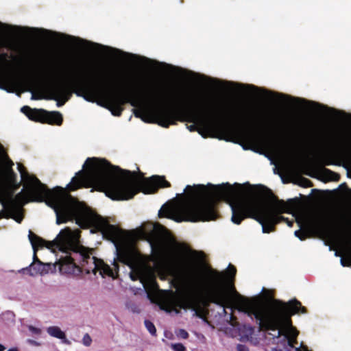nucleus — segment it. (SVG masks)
I'll return each mask as SVG.
<instances>
[{"label": "nucleus", "instance_id": "79ce46f5", "mask_svg": "<svg viewBox=\"0 0 351 351\" xmlns=\"http://www.w3.org/2000/svg\"><path fill=\"white\" fill-rule=\"evenodd\" d=\"M8 351H19L16 348H10Z\"/></svg>", "mask_w": 351, "mask_h": 351}, {"label": "nucleus", "instance_id": "a211bd4d", "mask_svg": "<svg viewBox=\"0 0 351 351\" xmlns=\"http://www.w3.org/2000/svg\"><path fill=\"white\" fill-rule=\"evenodd\" d=\"M6 47L5 42L0 39V48ZM10 56L8 53L3 52L0 53V64H8Z\"/></svg>", "mask_w": 351, "mask_h": 351}, {"label": "nucleus", "instance_id": "dca6fc26", "mask_svg": "<svg viewBox=\"0 0 351 351\" xmlns=\"http://www.w3.org/2000/svg\"><path fill=\"white\" fill-rule=\"evenodd\" d=\"M47 332L50 336L62 339L65 343H69L65 333L58 326H49L47 328Z\"/></svg>", "mask_w": 351, "mask_h": 351}, {"label": "nucleus", "instance_id": "39448f33", "mask_svg": "<svg viewBox=\"0 0 351 351\" xmlns=\"http://www.w3.org/2000/svg\"><path fill=\"white\" fill-rule=\"evenodd\" d=\"M28 178L26 191L22 190L11 199L12 206L22 207L29 202H45L54 210L57 224L75 220L81 228L87 229L97 223L100 216L64 189L57 186L50 190L35 176H28Z\"/></svg>", "mask_w": 351, "mask_h": 351}, {"label": "nucleus", "instance_id": "72a5a7b5", "mask_svg": "<svg viewBox=\"0 0 351 351\" xmlns=\"http://www.w3.org/2000/svg\"><path fill=\"white\" fill-rule=\"evenodd\" d=\"M303 182H304V185L305 186H311V180L307 179V178H304L303 179Z\"/></svg>", "mask_w": 351, "mask_h": 351}, {"label": "nucleus", "instance_id": "e433bc0d", "mask_svg": "<svg viewBox=\"0 0 351 351\" xmlns=\"http://www.w3.org/2000/svg\"><path fill=\"white\" fill-rule=\"evenodd\" d=\"M287 154L288 155L292 156V155H293V154H294V150H293V149H288L287 150Z\"/></svg>", "mask_w": 351, "mask_h": 351}, {"label": "nucleus", "instance_id": "2eb2a0df", "mask_svg": "<svg viewBox=\"0 0 351 351\" xmlns=\"http://www.w3.org/2000/svg\"><path fill=\"white\" fill-rule=\"evenodd\" d=\"M104 234L108 236L112 241H122L128 237V232L112 224H108L104 230Z\"/></svg>", "mask_w": 351, "mask_h": 351}, {"label": "nucleus", "instance_id": "ea45409f", "mask_svg": "<svg viewBox=\"0 0 351 351\" xmlns=\"http://www.w3.org/2000/svg\"><path fill=\"white\" fill-rule=\"evenodd\" d=\"M230 317L231 321L233 322L237 319V318L232 313L230 315Z\"/></svg>", "mask_w": 351, "mask_h": 351}, {"label": "nucleus", "instance_id": "5701e85b", "mask_svg": "<svg viewBox=\"0 0 351 351\" xmlns=\"http://www.w3.org/2000/svg\"><path fill=\"white\" fill-rule=\"evenodd\" d=\"M149 289L154 291L156 292L159 291V285H158L156 280L154 278H152L149 280Z\"/></svg>", "mask_w": 351, "mask_h": 351}, {"label": "nucleus", "instance_id": "de8ad7c7", "mask_svg": "<svg viewBox=\"0 0 351 351\" xmlns=\"http://www.w3.org/2000/svg\"><path fill=\"white\" fill-rule=\"evenodd\" d=\"M92 44V43H90ZM93 45H97V46H99L98 44L97 43H93Z\"/></svg>", "mask_w": 351, "mask_h": 351}, {"label": "nucleus", "instance_id": "4c0bfd02", "mask_svg": "<svg viewBox=\"0 0 351 351\" xmlns=\"http://www.w3.org/2000/svg\"><path fill=\"white\" fill-rule=\"evenodd\" d=\"M0 26H1H1H3V27H5V28H7V29H12V28H13V27H12V26H11V25H8L3 24V23H1V22H0Z\"/></svg>", "mask_w": 351, "mask_h": 351}, {"label": "nucleus", "instance_id": "c85d7f7f", "mask_svg": "<svg viewBox=\"0 0 351 351\" xmlns=\"http://www.w3.org/2000/svg\"><path fill=\"white\" fill-rule=\"evenodd\" d=\"M280 97H287L288 99H295L298 101H302V102H306V100L304 99H300V98H294V97H291L290 96H288V95H284V94H279L278 95Z\"/></svg>", "mask_w": 351, "mask_h": 351}, {"label": "nucleus", "instance_id": "7ed1b4c3", "mask_svg": "<svg viewBox=\"0 0 351 351\" xmlns=\"http://www.w3.org/2000/svg\"><path fill=\"white\" fill-rule=\"evenodd\" d=\"M154 260L170 268L181 272L183 280L190 287V290L182 298L181 307L194 311V315L203 318L206 309L213 303L223 308H232V293L240 298L239 311H242L243 301L248 298L241 295L235 289L234 281L237 274L236 267L230 264L226 271L227 279L223 273L211 267H208L207 274L213 280L206 282L202 269L197 265H186L181 261L178 253L167 247L162 243H151Z\"/></svg>", "mask_w": 351, "mask_h": 351}, {"label": "nucleus", "instance_id": "f257e3e1", "mask_svg": "<svg viewBox=\"0 0 351 351\" xmlns=\"http://www.w3.org/2000/svg\"><path fill=\"white\" fill-rule=\"evenodd\" d=\"M267 192L270 202L264 203L252 195L251 189L248 191L243 185L228 182L214 185L208 184L187 185L185 188L186 196L189 202L180 208L183 220L191 222L209 221L218 217L216 206L218 202H228L232 210L231 221L237 225L247 218H252L262 226L263 233L275 231L276 224L287 221L288 219L280 215L282 213H290L293 210L295 202L289 199L285 202L279 199L268 188L257 186Z\"/></svg>", "mask_w": 351, "mask_h": 351}, {"label": "nucleus", "instance_id": "412c9836", "mask_svg": "<svg viewBox=\"0 0 351 351\" xmlns=\"http://www.w3.org/2000/svg\"><path fill=\"white\" fill-rule=\"evenodd\" d=\"M169 213H170V208L164 205L162 206V208L159 210L158 216H159V217H169Z\"/></svg>", "mask_w": 351, "mask_h": 351}, {"label": "nucleus", "instance_id": "f704fd0d", "mask_svg": "<svg viewBox=\"0 0 351 351\" xmlns=\"http://www.w3.org/2000/svg\"><path fill=\"white\" fill-rule=\"evenodd\" d=\"M42 98H43V97L39 95H36L35 93H32V99L37 100V99H40Z\"/></svg>", "mask_w": 351, "mask_h": 351}, {"label": "nucleus", "instance_id": "b1692460", "mask_svg": "<svg viewBox=\"0 0 351 351\" xmlns=\"http://www.w3.org/2000/svg\"><path fill=\"white\" fill-rule=\"evenodd\" d=\"M82 343L85 346H90L92 343V339L90 336L86 333L82 338Z\"/></svg>", "mask_w": 351, "mask_h": 351}, {"label": "nucleus", "instance_id": "09e8293b", "mask_svg": "<svg viewBox=\"0 0 351 351\" xmlns=\"http://www.w3.org/2000/svg\"><path fill=\"white\" fill-rule=\"evenodd\" d=\"M131 278H132V280H135V278H133V276H131Z\"/></svg>", "mask_w": 351, "mask_h": 351}, {"label": "nucleus", "instance_id": "f8f14e48", "mask_svg": "<svg viewBox=\"0 0 351 351\" xmlns=\"http://www.w3.org/2000/svg\"><path fill=\"white\" fill-rule=\"evenodd\" d=\"M116 246L117 261L131 268L138 265L141 260V254L134 245Z\"/></svg>", "mask_w": 351, "mask_h": 351}, {"label": "nucleus", "instance_id": "bb28decb", "mask_svg": "<svg viewBox=\"0 0 351 351\" xmlns=\"http://www.w3.org/2000/svg\"><path fill=\"white\" fill-rule=\"evenodd\" d=\"M241 86H243L245 88V89L247 90H257V91L262 90L261 88H258L257 86H256L254 85H252V84H246V85L241 84Z\"/></svg>", "mask_w": 351, "mask_h": 351}, {"label": "nucleus", "instance_id": "1a4fd4ad", "mask_svg": "<svg viewBox=\"0 0 351 351\" xmlns=\"http://www.w3.org/2000/svg\"><path fill=\"white\" fill-rule=\"evenodd\" d=\"M90 81L79 73L69 75L63 82L50 86L51 96L47 99L56 100L57 106L60 107L70 99L72 93H75L82 86H90Z\"/></svg>", "mask_w": 351, "mask_h": 351}, {"label": "nucleus", "instance_id": "c03bdc74", "mask_svg": "<svg viewBox=\"0 0 351 351\" xmlns=\"http://www.w3.org/2000/svg\"><path fill=\"white\" fill-rule=\"evenodd\" d=\"M3 147L1 144H0V152H3Z\"/></svg>", "mask_w": 351, "mask_h": 351}, {"label": "nucleus", "instance_id": "37998d69", "mask_svg": "<svg viewBox=\"0 0 351 351\" xmlns=\"http://www.w3.org/2000/svg\"><path fill=\"white\" fill-rule=\"evenodd\" d=\"M272 351H283L282 349L274 348Z\"/></svg>", "mask_w": 351, "mask_h": 351}, {"label": "nucleus", "instance_id": "6ab92c4d", "mask_svg": "<svg viewBox=\"0 0 351 351\" xmlns=\"http://www.w3.org/2000/svg\"><path fill=\"white\" fill-rule=\"evenodd\" d=\"M18 169L21 173L22 180H23L26 183H28L29 182L28 176H30V175L27 171L25 167L22 164H19Z\"/></svg>", "mask_w": 351, "mask_h": 351}, {"label": "nucleus", "instance_id": "49530a36", "mask_svg": "<svg viewBox=\"0 0 351 351\" xmlns=\"http://www.w3.org/2000/svg\"><path fill=\"white\" fill-rule=\"evenodd\" d=\"M33 265H35V267H36V269L39 268V266H37L36 265H35V263H34V264H33Z\"/></svg>", "mask_w": 351, "mask_h": 351}, {"label": "nucleus", "instance_id": "9b49d317", "mask_svg": "<svg viewBox=\"0 0 351 351\" xmlns=\"http://www.w3.org/2000/svg\"><path fill=\"white\" fill-rule=\"evenodd\" d=\"M28 238L34 250L33 263L24 270H29L31 275L42 274L44 271V264L38 259L36 253L38 248L43 247L48 248V243L51 241L43 239L31 230L29 231Z\"/></svg>", "mask_w": 351, "mask_h": 351}, {"label": "nucleus", "instance_id": "3c124183", "mask_svg": "<svg viewBox=\"0 0 351 351\" xmlns=\"http://www.w3.org/2000/svg\"><path fill=\"white\" fill-rule=\"evenodd\" d=\"M330 162H326V165H330Z\"/></svg>", "mask_w": 351, "mask_h": 351}, {"label": "nucleus", "instance_id": "8fccbe9b", "mask_svg": "<svg viewBox=\"0 0 351 351\" xmlns=\"http://www.w3.org/2000/svg\"><path fill=\"white\" fill-rule=\"evenodd\" d=\"M267 93H269V94H272V92H270V91L269 92L267 91Z\"/></svg>", "mask_w": 351, "mask_h": 351}, {"label": "nucleus", "instance_id": "ddd939ff", "mask_svg": "<svg viewBox=\"0 0 351 351\" xmlns=\"http://www.w3.org/2000/svg\"><path fill=\"white\" fill-rule=\"evenodd\" d=\"M346 221L348 229L336 226H325L324 228L332 237H340L343 248L351 253V219H346Z\"/></svg>", "mask_w": 351, "mask_h": 351}, {"label": "nucleus", "instance_id": "f03ea898", "mask_svg": "<svg viewBox=\"0 0 351 351\" xmlns=\"http://www.w3.org/2000/svg\"><path fill=\"white\" fill-rule=\"evenodd\" d=\"M147 101L154 104H171L178 107L148 108L142 106L134 110V116L146 123H156L163 128L176 124L177 121L194 123L187 126L191 132L197 131L204 137L203 128L206 130L220 132L222 134H239L246 138L252 137L254 120L250 114L244 111H230L215 102L202 104L189 103L179 94L165 91L156 88L154 91L145 95Z\"/></svg>", "mask_w": 351, "mask_h": 351}, {"label": "nucleus", "instance_id": "a18cd8bd", "mask_svg": "<svg viewBox=\"0 0 351 351\" xmlns=\"http://www.w3.org/2000/svg\"><path fill=\"white\" fill-rule=\"evenodd\" d=\"M69 37V38L70 39H75V37H73V36H67Z\"/></svg>", "mask_w": 351, "mask_h": 351}, {"label": "nucleus", "instance_id": "0eeeda50", "mask_svg": "<svg viewBox=\"0 0 351 351\" xmlns=\"http://www.w3.org/2000/svg\"><path fill=\"white\" fill-rule=\"evenodd\" d=\"M113 77L107 80H91L90 86H82L75 91V94L90 102L99 99L101 106L108 109L112 115L120 117L123 110V106L130 104L137 106L138 91L136 84H118Z\"/></svg>", "mask_w": 351, "mask_h": 351}, {"label": "nucleus", "instance_id": "aec40b11", "mask_svg": "<svg viewBox=\"0 0 351 351\" xmlns=\"http://www.w3.org/2000/svg\"><path fill=\"white\" fill-rule=\"evenodd\" d=\"M144 324L149 333L152 335H156V329L154 324L151 321L147 319L145 320Z\"/></svg>", "mask_w": 351, "mask_h": 351}, {"label": "nucleus", "instance_id": "393cba45", "mask_svg": "<svg viewBox=\"0 0 351 351\" xmlns=\"http://www.w3.org/2000/svg\"><path fill=\"white\" fill-rule=\"evenodd\" d=\"M171 348L174 351H186V348L181 343L172 344Z\"/></svg>", "mask_w": 351, "mask_h": 351}, {"label": "nucleus", "instance_id": "f3484780", "mask_svg": "<svg viewBox=\"0 0 351 351\" xmlns=\"http://www.w3.org/2000/svg\"><path fill=\"white\" fill-rule=\"evenodd\" d=\"M0 203L3 206V209L0 211V219L5 218L9 219L11 217V215L13 213L12 209L7 208V203L5 201L0 198Z\"/></svg>", "mask_w": 351, "mask_h": 351}, {"label": "nucleus", "instance_id": "6e6552de", "mask_svg": "<svg viewBox=\"0 0 351 351\" xmlns=\"http://www.w3.org/2000/svg\"><path fill=\"white\" fill-rule=\"evenodd\" d=\"M80 232H74L70 228L62 230L55 239L49 243L48 249L58 250L66 254L61 261L60 269L72 273L77 269L81 271L92 265L95 256L79 243Z\"/></svg>", "mask_w": 351, "mask_h": 351}, {"label": "nucleus", "instance_id": "58836bf2", "mask_svg": "<svg viewBox=\"0 0 351 351\" xmlns=\"http://www.w3.org/2000/svg\"><path fill=\"white\" fill-rule=\"evenodd\" d=\"M6 157L8 158V162L9 165L10 166V167H12V166L14 165L13 162L8 157L7 155H6Z\"/></svg>", "mask_w": 351, "mask_h": 351}, {"label": "nucleus", "instance_id": "9d476101", "mask_svg": "<svg viewBox=\"0 0 351 351\" xmlns=\"http://www.w3.org/2000/svg\"><path fill=\"white\" fill-rule=\"evenodd\" d=\"M21 110L30 120L36 122L57 125H61L63 122L62 115L58 111L49 112L44 109H32L27 106H23Z\"/></svg>", "mask_w": 351, "mask_h": 351}, {"label": "nucleus", "instance_id": "7c9ffc66", "mask_svg": "<svg viewBox=\"0 0 351 351\" xmlns=\"http://www.w3.org/2000/svg\"><path fill=\"white\" fill-rule=\"evenodd\" d=\"M12 219H14L17 223H21L23 220V217L21 215H14L13 213L11 215Z\"/></svg>", "mask_w": 351, "mask_h": 351}, {"label": "nucleus", "instance_id": "c756f323", "mask_svg": "<svg viewBox=\"0 0 351 351\" xmlns=\"http://www.w3.org/2000/svg\"><path fill=\"white\" fill-rule=\"evenodd\" d=\"M237 351H249V348L243 344H238L237 346Z\"/></svg>", "mask_w": 351, "mask_h": 351}, {"label": "nucleus", "instance_id": "423d86ee", "mask_svg": "<svg viewBox=\"0 0 351 351\" xmlns=\"http://www.w3.org/2000/svg\"><path fill=\"white\" fill-rule=\"evenodd\" d=\"M242 311L251 319L255 318L261 330H278L277 337L285 335L293 339H297L299 332L293 326L291 317L308 312L296 298L288 302L273 299L268 306L245 299Z\"/></svg>", "mask_w": 351, "mask_h": 351}, {"label": "nucleus", "instance_id": "a19ab883", "mask_svg": "<svg viewBox=\"0 0 351 351\" xmlns=\"http://www.w3.org/2000/svg\"><path fill=\"white\" fill-rule=\"evenodd\" d=\"M5 350V347L0 343V351H4Z\"/></svg>", "mask_w": 351, "mask_h": 351}, {"label": "nucleus", "instance_id": "2f4dec72", "mask_svg": "<svg viewBox=\"0 0 351 351\" xmlns=\"http://www.w3.org/2000/svg\"><path fill=\"white\" fill-rule=\"evenodd\" d=\"M324 172L327 174V175H330V176H335V177H338L339 178V175L333 171H332L331 170L328 169H326V168H324Z\"/></svg>", "mask_w": 351, "mask_h": 351}, {"label": "nucleus", "instance_id": "c9c22d12", "mask_svg": "<svg viewBox=\"0 0 351 351\" xmlns=\"http://www.w3.org/2000/svg\"><path fill=\"white\" fill-rule=\"evenodd\" d=\"M113 265H114L116 272L117 273L119 270V264L117 263V262L116 261V260H114V261L113 263Z\"/></svg>", "mask_w": 351, "mask_h": 351}, {"label": "nucleus", "instance_id": "20e7f679", "mask_svg": "<svg viewBox=\"0 0 351 351\" xmlns=\"http://www.w3.org/2000/svg\"><path fill=\"white\" fill-rule=\"evenodd\" d=\"M84 170L79 171L66 186L70 191L80 188L94 187L97 191L104 192L112 200H128L139 192L152 194L159 188H169V182L165 176H152L141 179L137 178L136 171L122 169L110 164L104 158H88L83 165Z\"/></svg>", "mask_w": 351, "mask_h": 351}, {"label": "nucleus", "instance_id": "4468645a", "mask_svg": "<svg viewBox=\"0 0 351 351\" xmlns=\"http://www.w3.org/2000/svg\"><path fill=\"white\" fill-rule=\"evenodd\" d=\"M97 271L103 277L105 276L114 277L113 269L108 264L105 263L103 260L95 257L94 261H92L91 266L86 269V272L87 274L90 272L96 274Z\"/></svg>", "mask_w": 351, "mask_h": 351}, {"label": "nucleus", "instance_id": "4be33fe9", "mask_svg": "<svg viewBox=\"0 0 351 351\" xmlns=\"http://www.w3.org/2000/svg\"><path fill=\"white\" fill-rule=\"evenodd\" d=\"M295 235L301 241L305 240L308 237V233L302 230H298L295 231Z\"/></svg>", "mask_w": 351, "mask_h": 351}, {"label": "nucleus", "instance_id": "473e14b6", "mask_svg": "<svg viewBox=\"0 0 351 351\" xmlns=\"http://www.w3.org/2000/svg\"><path fill=\"white\" fill-rule=\"evenodd\" d=\"M179 335L183 339H187L189 337L188 332L184 329L180 330Z\"/></svg>", "mask_w": 351, "mask_h": 351}, {"label": "nucleus", "instance_id": "a878e982", "mask_svg": "<svg viewBox=\"0 0 351 351\" xmlns=\"http://www.w3.org/2000/svg\"><path fill=\"white\" fill-rule=\"evenodd\" d=\"M341 263L343 266H351V256L348 257H343L341 259Z\"/></svg>", "mask_w": 351, "mask_h": 351}, {"label": "nucleus", "instance_id": "cd10ccee", "mask_svg": "<svg viewBox=\"0 0 351 351\" xmlns=\"http://www.w3.org/2000/svg\"><path fill=\"white\" fill-rule=\"evenodd\" d=\"M287 339V345L290 347V348H294L295 347V344L298 343L297 341V339H292V338H290V337H286Z\"/></svg>", "mask_w": 351, "mask_h": 351}]
</instances>
